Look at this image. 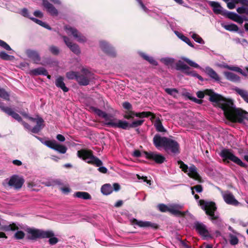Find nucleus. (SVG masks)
I'll return each instance as SVG.
<instances>
[{
  "label": "nucleus",
  "mask_w": 248,
  "mask_h": 248,
  "mask_svg": "<svg viewBox=\"0 0 248 248\" xmlns=\"http://www.w3.org/2000/svg\"><path fill=\"white\" fill-rule=\"evenodd\" d=\"M89 108L91 111L95 113L98 116L104 118L103 124L109 127L129 130L130 128H136L141 125L144 122V120H138L133 121L131 123H129L126 121L114 118L112 115L108 114L94 107L91 106Z\"/></svg>",
  "instance_id": "nucleus-1"
},
{
  "label": "nucleus",
  "mask_w": 248,
  "mask_h": 248,
  "mask_svg": "<svg viewBox=\"0 0 248 248\" xmlns=\"http://www.w3.org/2000/svg\"><path fill=\"white\" fill-rule=\"evenodd\" d=\"M218 108L224 112L226 118L233 123L244 124L245 120H248V112L240 108H236L233 101L224 97Z\"/></svg>",
  "instance_id": "nucleus-2"
},
{
  "label": "nucleus",
  "mask_w": 248,
  "mask_h": 248,
  "mask_svg": "<svg viewBox=\"0 0 248 248\" xmlns=\"http://www.w3.org/2000/svg\"><path fill=\"white\" fill-rule=\"evenodd\" d=\"M26 238L29 240H36L37 239L49 238L48 243L50 245H54L59 242V239L55 236L53 231L51 230L44 231L41 229L27 228Z\"/></svg>",
  "instance_id": "nucleus-3"
},
{
  "label": "nucleus",
  "mask_w": 248,
  "mask_h": 248,
  "mask_svg": "<svg viewBox=\"0 0 248 248\" xmlns=\"http://www.w3.org/2000/svg\"><path fill=\"white\" fill-rule=\"evenodd\" d=\"M77 156L87 163L96 167L103 165L102 161L93 155L92 150L87 149H82L77 152Z\"/></svg>",
  "instance_id": "nucleus-4"
},
{
  "label": "nucleus",
  "mask_w": 248,
  "mask_h": 248,
  "mask_svg": "<svg viewBox=\"0 0 248 248\" xmlns=\"http://www.w3.org/2000/svg\"><path fill=\"white\" fill-rule=\"evenodd\" d=\"M196 94L197 97L200 99L204 98L205 95L209 96V101L213 103V106L216 108H218L221 101H223L224 96L215 93L212 89H206L203 91H198Z\"/></svg>",
  "instance_id": "nucleus-5"
},
{
  "label": "nucleus",
  "mask_w": 248,
  "mask_h": 248,
  "mask_svg": "<svg viewBox=\"0 0 248 248\" xmlns=\"http://www.w3.org/2000/svg\"><path fill=\"white\" fill-rule=\"evenodd\" d=\"M219 155L222 158L224 163H229V161H231L241 167L247 168L248 167V165L243 162L240 158L234 155L230 149H223Z\"/></svg>",
  "instance_id": "nucleus-6"
},
{
  "label": "nucleus",
  "mask_w": 248,
  "mask_h": 248,
  "mask_svg": "<svg viewBox=\"0 0 248 248\" xmlns=\"http://www.w3.org/2000/svg\"><path fill=\"white\" fill-rule=\"evenodd\" d=\"M199 202L202 209L205 211V214L210 217L211 220H217L218 218V216L215 214L217 207L214 202H206L203 200H200Z\"/></svg>",
  "instance_id": "nucleus-7"
},
{
  "label": "nucleus",
  "mask_w": 248,
  "mask_h": 248,
  "mask_svg": "<svg viewBox=\"0 0 248 248\" xmlns=\"http://www.w3.org/2000/svg\"><path fill=\"white\" fill-rule=\"evenodd\" d=\"M193 228L204 239L212 238V235L207 229L206 226L203 223L197 221H195L194 223Z\"/></svg>",
  "instance_id": "nucleus-8"
},
{
  "label": "nucleus",
  "mask_w": 248,
  "mask_h": 248,
  "mask_svg": "<svg viewBox=\"0 0 248 248\" xmlns=\"http://www.w3.org/2000/svg\"><path fill=\"white\" fill-rule=\"evenodd\" d=\"M143 154L147 159L154 161L156 164H161L166 161L164 156L157 152L144 151Z\"/></svg>",
  "instance_id": "nucleus-9"
},
{
  "label": "nucleus",
  "mask_w": 248,
  "mask_h": 248,
  "mask_svg": "<svg viewBox=\"0 0 248 248\" xmlns=\"http://www.w3.org/2000/svg\"><path fill=\"white\" fill-rule=\"evenodd\" d=\"M24 182V179L22 177L17 175H13L10 178L8 185L15 189H19L22 187Z\"/></svg>",
  "instance_id": "nucleus-10"
},
{
  "label": "nucleus",
  "mask_w": 248,
  "mask_h": 248,
  "mask_svg": "<svg viewBox=\"0 0 248 248\" xmlns=\"http://www.w3.org/2000/svg\"><path fill=\"white\" fill-rule=\"evenodd\" d=\"M64 30L68 34H71L75 38L77 39L78 42L84 43L87 41L86 38L80 33L77 29L66 25L64 26Z\"/></svg>",
  "instance_id": "nucleus-11"
},
{
  "label": "nucleus",
  "mask_w": 248,
  "mask_h": 248,
  "mask_svg": "<svg viewBox=\"0 0 248 248\" xmlns=\"http://www.w3.org/2000/svg\"><path fill=\"white\" fill-rule=\"evenodd\" d=\"M164 149L167 152L170 151L174 154L180 153V146L177 141L169 138Z\"/></svg>",
  "instance_id": "nucleus-12"
},
{
  "label": "nucleus",
  "mask_w": 248,
  "mask_h": 248,
  "mask_svg": "<svg viewBox=\"0 0 248 248\" xmlns=\"http://www.w3.org/2000/svg\"><path fill=\"white\" fill-rule=\"evenodd\" d=\"M83 74H80L78 73L76 81L80 85L87 86L90 83L91 73L87 70L82 69Z\"/></svg>",
  "instance_id": "nucleus-13"
},
{
  "label": "nucleus",
  "mask_w": 248,
  "mask_h": 248,
  "mask_svg": "<svg viewBox=\"0 0 248 248\" xmlns=\"http://www.w3.org/2000/svg\"><path fill=\"white\" fill-rule=\"evenodd\" d=\"M130 221L131 225H136L140 228L150 227L155 230H157L159 228V226L156 223H152L150 221L138 220L134 218L131 219Z\"/></svg>",
  "instance_id": "nucleus-14"
},
{
  "label": "nucleus",
  "mask_w": 248,
  "mask_h": 248,
  "mask_svg": "<svg viewBox=\"0 0 248 248\" xmlns=\"http://www.w3.org/2000/svg\"><path fill=\"white\" fill-rule=\"evenodd\" d=\"M62 38H63V41L67 46L69 48L71 51L76 55H79L80 54V49L78 45L73 43L70 38L66 36H62Z\"/></svg>",
  "instance_id": "nucleus-15"
},
{
  "label": "nucleus",
  "mask_w": 248,
  "mask_h": 248,
  "mask_svg": "<svg viewBox=\"0 0 248 248\" xmlns=\"http://www.w3.org/2000/svg\"><path fill=\"white\" fill-rule=\"evenodd\" d=\"M0 109L8 115L11 116L14 119L17 120L18 122H22V119L18 113L13 111L11 108L4 106L3 103L1 102H0Z\"/></svg>",
  "instance_id": "nucleus-16"
},
{
  "label": "nucleus",
  "mask_w": 248,
  "mask_h": 248,
  "mask_svg": "<svg viewBox=\"0 0 248 248\" xmlns=\"http://www.w3.org/2000/svg\"><path fill=\"white\" fill-rule=\"evenodd\" d=\"M169 138L162 137L159 134H155L153 138V142L155 146L159 149L160 147L164 148Z\"/></svg>",
  "instance_id": "nucleus-17"
},
{
  "label": "nucleus",
  "mask_w": 248,
  "mask_h": 248,
  "mask_svg": "<svg viewBox=\"0 0 248 248\" xmlns=\"http://www.w3.org/2000/svg\"><path fill=\"white\" fill-rule=\"evenodd\" d=\"M100 47L102 51L108 55L112 57H116V54L114 48L107 42L101 41L100 42Z\"/></svg>",
  "instance_id": "nucleus-18"
},
{
  "label": "nucleus",
  "mask_w": 248,
  "mask_h": 248,
  "mask_svg": "<svg viewBox=\"0 0 248 248\" xmlns=\"http://www.w3.org/2000/svg\"><path fill=\"white\" fill-rule=\"evenodd\" d=\"M175 69L178 71H182L187 75H191L195 71H191L190 68L181 60L178 61L175 64Z\"/></svg>",
  "instance_id": "nucleus-19"
},
{
  "label": "nucleus",
  "mask_w": 248,
  "mask_h": 248,
  "mask_svg": "<svg viewBox=\"0 0 248 248\" xmlns=\"http://www.w3.org/2000/svg\"><path fill=\"white\" fill-rule=\"evenodd\" d=\"M223 198L226 203L232 205H237L239 202L235 199L233 195L230 192H227L222 194Z\"/></svg>",
  "instance_id": "nucleus-20"
},
{
  "label": "nucleus",
  "mask_w": 248,
  "mask_h": 248,
  "mask_svg": "<svg viewBox=\"0 0 248 248\" xmlns=\"http://www.w3.org/2000/svg\"><path fill=\"white\" fill-rule=\"evenodd\" d=\"M187 175L189 177L198 181L199 183L203 182L202 177L197 172V168L194 165L190 167L189 169V172L187 173Z\"/></svg>",
  "instance_id": "nucleus-21"
},
{
  "label": "nucleus",
  "mask_w": 248,
  "mask_h": 248,
  "mask_svg": "<svg viewBox=\"0 0 248 248\" xmlns=\"http://www.w3.org/2000/svg\"><path fill=\"white\" fill-rule=\"evenodd\" d=\"M43 6L46 9L51 16H57L58 15V11L57 9L47 0H42Z\"/></svg>",
  "instance_id": "nucleus-22"
},
{
  "label": "nucleus",
  "mask_w": 248,
  "mask_h": 248,
  "mask_svg": "<svg viewBox=\"0 0 248 248\" xmlns=\"http://www.w3.org/2000/svg\"><path fill=\"white\" fill-rule=\"evenodd\" d=\"M26 53L27 56L31 59L34 63H38L40 62L41 58L36 51L29 49L26 51Z\"/></svg>",
  "instance_id": "nucleus-23"
},
{
  "label": "nucleus",
  "mask_w": 248,
  "mask_h": 248,
  "mask_svg": "<svg viewBox=\"0 0 248 248\" xmlns=\"http://www.w3.org/2000/svg\"><path fill=\"white\" fill-rule=\"evenodd\" d=\"M209 4L213 8V11L215 14L223 15L224 11L222 10L223 8L218 2L213 1H210Z\"/></svg>",
  "instance_id": "nucleus-24"
},
{
  "label": "nucleus",
  "mask_w": 248,
  "mask_h": 248,
  "mask_svg": "<svg viewBox=\"0 0 248 248\" xmlns=\"http://www.w3.org/2000/svg\"><path fill=\"white\" fill-rule=\"evenodd\" d=\"M64 78L62 76H59L55 81L56 86L60 89H61L63 92H67L69 91V88H67L63 82Z\"/></svg>",
  "instance_id": "nucleus-25"
},
{
  "label": "nucleus",
  "mask_w": 248,
  "mask_h": 248,
  "mask_svg": "<svg viewBox=\"0 0 248 248\" xmlns=\"http://www.w3.org/2000/svg\"><path fill=\"white\" fill-rule=\"evenodd\" d=\"M224 75L228 80L232 82H238L240 80V77L233 73L231 72H225Z\"/></svg>",
  "instance_id": "nucleus-26"
},
{
  "label": "nucleus",
  "mask_w": 248,
  "mask_h": 248,
  "mask_svg": "<svg viewBox=\"0 0 248 248\" xmlns=\"http://www.w3.org/2000/svg\"><path fill=\"white\" fill-rule=\"evenodd\" d=\"M206 73L212 78L216 81L219 80V77L217 73L212 68L207 67L205 68Z\"/></svg>",
  "instance_id": "nucleus-27"
},
{
  "label": "nucleus",
  "mask_w": 248,
  "mask_h": 248,
  "mask_svg": "<svg viewBox=\"0 0 248 248\" xmlns=\"http://www.w3.org/2000/svg\"><path fill=\"white\" fill-rule=\"evenodd\" d=\"M234 91L246 103H248V92L247 91L238 88L234 89Z\"/></svg>",
  "instance_id": "nucleus-28"
},
{
  "label": "nucleus",
  "mask_w": 248,
  "mask_h": 248,
  "mask_svg": "<svg viewBox=\"0 0 248 248\" xmlns=\"http://www.w3.org/2000/svg\"><path fill=\"white\" fill-rule=\"evenodd\" d=\"M101 191L104 195H108L112 192L113 188L110 184H106L102 186Z\"/></svg>",
  "instance_id": "nucleus-29"
},
{
  "label": "nucleus",
  "mask_w": 248,
  "mask_h": 248,
  "mask_svg": "<svg viewBox=\"0 0 248 248\" xmlns=\"http://www.w3.org/2000/svg\"><path fill=\"white\" fill-rule=\"evenodd\" d=\"M169 212L171 214L180 217H185L186 215V213L185 212L179 211L177 209L176 206H172L170 207V210H169Z\"/></svg>",
  "instance_id": "nucleus-30"
},
{
  "label": "nucleus",
  "mask_w": 248,
  "mask_h": 248,
  "mask_svg": "<svg viewBox=\"0 0 248 248\" xmlns=\"http://www.w3.org/2000/svg\"><path fill=\"white\" fill-rule=\"evenodd\" d=\"M31 73L33 76L47 75V70L44 67H39L31 71Z\"/></svg>",
  "instance_id": "nucleus-31"
},
{
  "label": "nucleus",
  "mask_w": 248,
  "mask_h": 248,
  "mask_svg": "<svg viewBox=\"0 0 248 248\" xmlns=\"http://www.w3.org/2000/svg\"><path fill=\"white\" fill-rule=\"evenodd\" d=\"M74 196L83 200H91V195L87 192L78 191L74 194Z\"/></svg>",
  "instance_id": "nucleus-32"
},
{
  "label": "nucleus",
  "mask_w": 248,
  "mask_h": 248,
  "mask_svg": "<svg viewBox=\"0 0 248 248\" xmlns=\"http://www.w3.org/2000/svg\"><path fill=\"white\" fill-rule=\"evenodd\" d=\"M175 33L179 38L181 39L183 41L185 42L188 46H190L192 47H194V45L192 44V43L191 42L190 39L188 37L185 36L182 33L179 32L178 31H175Z\"/></svg>",
  "instance_id": "nucleus-33"
},
{
  "label": "nucleus",
  "mask_w": 248,
  "mask_h": 248,
  "mask_svg": "<svg viewBox=\"0 0 248 248\" xmlns=\"http://www.w3.org/2000/svg\"><path fill=\"white\" fill-rule=\"evenodd\" d=\"M221 26L225 30L230 31H237L239 30L238 27L235 24L231 23L230 24H222Z\"/></svg>",
  "instance_id": "nucleus-34"
},
{
  "label": "nucleus",
  "mask_w": 248,
  "mask_h": 248,
  "mask_svg": "<svg viewBox=\"0 0 248 248\" xmlns=\"http://www.w3.org/2000/svg\"><path fill=\"white\" fill-rule=\"evenodd\" d=\"M154 126L155 127L156 131L158 132H164L166 131V130L163 126L162 122L159 118L156 119L154 124Z\"/></svg>",
  "instance_id": "nucleus-35"
},
{
  "label": "nucleus",
  "mask_w": 248,
  "mask_h": 248,
  "mask_svg": "<svg viewBox=\"0 0 248 248\" xmlns=\"http://www.w3.org/2000/svg\"><path fill=\"white\" fill-rule=\"evenodd\" d=\"M30 19L35 23L41 26L42 27H44L46 29H47L49 30L51 29V28L48 24H46V23L43 22L42 21L39 19H38L34 17H30Z\"/></svg>",
  "instance_id": "nucleus-36"
},
{
  "label": "nucleus",
  "mask_w": 248,
  "mask_h": 248,
  "mask_svg": "<svg viewBox=\"0 0 248 248\" xmlns=\"http://www.w3.org/2000/svg\"><path fill=\"white\" fill-rule=\"evenodd\" d=\"M222 16H225L226 17L233 21H234L238 15L233 12H229L227 11L226 10H224V13L223 14Z\"/></svg>",
  "instance_id": "nucleus-37"
},
{
  "label": "nucleus",
  "mask_w": 248,
  "mask_h": 248,
  "mask_svg": "<svg viewBox=\"0 0 248 248\" xmlns=\"http://www.w3.org/2000/svg\"><path fill=\"white\" fill-rule=\"evenodd\" d=\"M0 58L5 61H12L15 59V57L7 54L4 51H1L0 52Z\"/></svg>",
  "instance_id": "nucleus-38"
},
{
  "label": "nucleus",
  "mask_w": 248,
  "mask_h": 248,
  "mask_svg": "<svg viewBox=\"0 0 248 248\" xmlns=\"http://www.w3.org/2000/svg\"><path fill=\"white\" fill-rule=\"evenodd\" d=\"M67 150V147L63 145H61L57 143L54 150L57 151L60 153L64 154Z\"/></svg>",
  "instance_id": "nucleus-39"
},
{
  "label": "nucleus",
  "mask_w": 248,
  "mask_h": 248,
  "mask_svg": "<svg viewBox=\"0 0 248 248\" xmlns=\"http://www.w3.org/2000/svg\"><path fill=\"white\" fill-rule=\"evenodd\" d=\"M152 114V112L150 111H142L141 112H136L135 116L140 118L148 117Z\"/></svg>",
  "instance_id": "nucleus-40"
},
{
  "label": "nucleus",
  "mask_w": 248,
  "mask_h": 248,
  "mask_svg": "<svg viewBox=\"0 0 248 248\" xmlns=\"http://www.w3.org/2000/svg\"><path fill=\"white\" fill-rule=\"evenodd\" d=\"M165 91L168 94L173 96L174 97H176L178 93V91L175 88H166Z\"/></svg>",
  "instance_id": "nucleus-41"
},
{
  "label": "nucleus",
  "mask_w": 248,
  "mask_h": 248,
  "mask_svg": "<svg viewBox=\"0 0 248 248\" xmlns=\"http://www.w3.org/2000/svg\"><path fill=\"white\" fill-rule=\"evenodd\" d=\"M140 55L143 59L146 60L150 63L153 64L154 65L157 64L156 62L152 57H150L144 53H141Z\"/></svg>",
  "instance_id": "nucleus-42"
},
{
  "label": "nucleus",
  "mask_w": 248,
  "mask_h": 248,
  "mask_svg": "<svg viewBox=\"0 0 248 248\" xmlns=\"http://www.w3.org/2000/svg\"><path fill=\"white\" fill-rule=\"evenodd\" d=\"M0 97L7 100H10L9 94L3 88H0Z\"/></svg>",
  "instance_id": "nucleus-43"
},
{
  "label": "nucleus",
  "mask_w": 248,
  "mask_h": 248,
  "mask_svg": "<svg viewBox=\"0 0 248 248\" xmlns=\"http://www.w3.org/2000/svg\"><path fill=\"white\" fill-rule=\"evenodd\" d=\"M78 73L74 71H70L66 73V76L69 79H76L77 80Z\"/></svg>",
  "instance_id": "nucleus-44"
},
{
  "label": "nucleus",
  "mask_w": 248,
  "mask_h": 248,
  "mask_svg": "<svg viewBox=\"0 0 248 248\" xmlns=\"http://www.w3.org/2000/svg\"><path fill=\"white\" fill-rule=\"evenodd\" d=\"M135 114H136V112L132 110L127 111L124 115V118L127 120L133 119H134V116H135Z\"/></svg>",
  "instance_id": "nucleus-45"
},
{
  "label": "nucleus",
  "mask_w": 248,
  "mask_h": 248,
  "mask_svg": "<svg viewBox=\"0 0 248 248\" xmlns=\"http://www.w3.org/2000/svg\"><path fill=\"white\" fill-rule=\"evenodd\" d=\"M56 144H57V142L54 140H46L44 142L45 145H46L48 147H49L51 149H52L53 150H54L55 147L56 145Z\"/></svg>",
  "instance_id": "nucleus-46"
},
{
  "label": "nucleus",
  "mask_w": 248,
  "mask_h": 248,
  "mask_svg": "<svg viewBox=\"0 0 248 248\" xmlns=\"http://www.w3.org/2000/svg\"><path fill=\"white\" fill-rule=\"evenodd\" d=\"M182 59L190 66L197 68L200 67V66L197 63L187 58H182Z\"/></svg>",
  "instance_id": "nucleus-47"
},
{
  "label": "nucleus",
  "mask_w": 248,
  "mask_h": 248,
  "mask_svg": "<svg viewBox=\"0 0 248 248\" xmlns=\"http://www.w3.org/2000/svg\"><path fill=\"white\" fill-rule=\"evenodd\" d=\"M25 235V233L22 231H17L14 234V237L17 240L22 239Z\"/></svg>",
  "instance_id": "nucleus-48"
},
{
  "label": "nucleus",
  "mask_w": 248,
  "mask_h": 248,
  "mask_svg": "<svg viewBox=\"0 0 248 248\" xmlns=\"http://www.w3.org/2000/svg\"><path fill=\"white\" fill-rule=\"evenodd\" d=\"M229 237L230 238V243L232 245H235L238 243L239 240H238V238L236 236H235L232 234H230Z\"/></svg>",
  "instance_id": "nucleus-49"
},
{
  "label": "nucleus",
  "mask_w": 248,
  "mask_h": 248,
  "mask_svg": "<svg viewBox=\"0 0 248 248\" xmlns=\"http://www.w3.org/2000/svg\"><path fill=\"white\" fill-rule=\"evenodd\" d=\"M178 164L180 165V169H182V170L185 173H186L188 171V166L185 164L182 160H179L177 162Z\"/></svg>",
  "instance_id": "nucleus-50"
},
{
  "label": "nucleus",
  "mask_w": 248,
  "mask_h": 248,
  "mask_svg": "<svg viewBox=\"0 0 248 248\" xmlns=\"http://www.w3.org/2000/svg\"><path fill=\"white\" fill-rule=\"evenodd\" d=\"M192 38L198 43L202 44L204 42L202 39L196 33H193L192 35Z\"/></svg>",
  "instance_id": "nucleus-51"
},
{
  "label": "nucleus",
  "mask_w": 248,
  "mask_h": 248,
  "mask_svg": "<svg viewBox=\"0 0 248 248\" xmlns=\"http://www.w3.org/2000/svg\"><path fill=\"white\" fill-rule=\"evenodd\" d=\"M159 210L162 212H169L170 208L168 207L166 205L164 204H159L158 205Z\"/></svg>",
  "instance_id": "nucleus-52"
},
{
  "label": "nucleus",
  "mask_w": 248,
  "mask_h": 248,
  "mask_svg": "<svg viewBox=\"0 0 248 248\" xmlns=\"http://www.w3.org/2000/svg\"><path fill=\"white\" fill-rule=\"evenodd\" d=\"M0 46L6 50H12V48L10 46L5 42L0 39Z\"/></svg>",
  "instance_id": "nucleus-53"
},
{
  "label": "nucleus",
  "mask_w": 248,
  "mask_h": 248,
  "mask_svg": "<svg viewBox=\"0 0 248 248\" xmlns=\"http://www.w3.org/2000/svg\"><path fill=\"white\" fill-rule=\"evenodd\" d=\"M236 11L239 14H246L248 16V8L240 7L237 8Z\"/></svg>",
  "instance_id": "nucleus-54"
},
{
  "label": "nucleus",
  "mask_w": 248,
  "mask_h": 248,
  "mask_svg": "<svg viewBox=\"0 0 248 248\" xmlns=\"http://www.w3.org/2000/svg\"><path fill=\"white\" fill-rule=\"evenodd\" d=\"M123 108L127 110V111L132 110V106L128 102H124L122 104Z\"/></svg>",
  "instance_id": "nucleus-55"
},
{
  "label": "nucleus",
  "mask_w": 248,
  "mask_h": 248,
  "mask_svg": "<svg viewBox=\"0 0 248 248\" xmlns=\"http://www.w3.org/2000/svg\"><path fill=\"white\" fill-rule=\"evenodd\" d=\"M49 50L55 55H57L59 53V49L58 48L54 46H52L49 47Z\"/></svg>",
  "instance_id": "nucleus-56"
},
{
  "label": "nucleus",
  "mask_w": 248,
  "mask_h": 248,
  "mask_svg": "<svg viewBox=\"0 0 248 248\" xmlns=\"http://www.w3.org/2000/svg\"><path fill=\"white\" fill-rule=\"evenodd\" d=\"M191 190H195L196 192L201 193L203 191L202 186L201 185H196L191 187Z\"/></svg>",
  "instance_id": "nucleus-57"
},
{
  "label": "nucleus",
  "mask_w": 248,
  "mask_h": 248,
  "mask_svg": "<svg viewBox=\"0 0 248 248\" xmlns=\"http://www.w3.org/2000/svg\"><path fill=\"white\" fill-rule=\"evenodd\" d=\"M43 127V126H40L36 125L31 129V131L33 133H38Z\"/></svg>",
  "instance_id": "nucleus-58"
},
{
  "label": "nucleus",
  "mask_w": 248,
  "mask_h": 248,
  "mask_svg": "<svg viewBox=\"0 0 248 248\" xmlns=\"http://www.w3.org/2000/svg\"><path fill=\"white\" fill-rule=\"evenodd\" d=\"M137 177L139 179H142L144 182H146L147 184L149 185H151V181L147 179V177L146 176H141L140 177V175L137 174Z\"/></svg>",
  "instance_id": "nucleus-59"
},
{
  "label": "nucleus",
  "mask_w": 248,
  "mask_h": 248,
  "mask_svg": "<svg viewBox=\"0 0 248 248\" xmlns=\"http://www.w3.org/2000/svg\"><path fill=\"white\" fill-rule=\"evenodd\" d=\"M21 14L23 16L26 17H28L30 19L31 17H30V16H29V11L27 9L23 8L21 10Z\"/></svg>",
  "instance_id": "nucleus-60"
},
{
  "label": "nucleus",
  "mask_w": 248,
  "mask_h": 248,
  "mask_svg": "<svg viewBox=\"0 0 248 248\" xmlns=\"http://www.w3.org/2000/svg\"><path fill=\"white\" fill-rule=\"evenodd\" d=\"M228 68L229 69V70H232V71H235V72H237L238 73L239 72H241L242 71V69L238 67H236V66H228Z\"/></svg>",
  "instance_id": "nucleus-61"
},
{
  "label": "nucleus",
  "mask_w": 248,
  "mask_h": 248,
  "mask_svg": "<svg viewBox=\"0 0 248 248\" xmlns=\"http://www.w3.org/2000/svg\"><path fill=\"white\" fill-rule=\"evenodd\" d=\"M18 226L14 223L10 224V231H15L18 230Z\"/></svg>",
  "instance_id": "nucleus-62"
},
{
  "label": "nucleus",
  "mask_w": 248,
  "mask_h": 248,
  "mask_svg": "<svg viewBox=\"0 0 248 248\" xmlns=\"http://www.w3.org/2000/svg\"><path fill=\"white\" fill-rule=\"evenodd\" d=\"M35 121L36 122V125L43 126V124L44 121L42 118H38V119H36Z\"/></svg>",
  "instance_id": "nucleus-63"
},
{
  "label": "nucleus",
  "mask_w": 248,
  "mask_h": 248,
  "mask_svg": "<svg viewBox=\"0 0 248 248\" xmlns=\"http://www.w3.org/2000/svg\"><path fill=\"white\" fill-rule=\"evenodd\" d=\"M33 15L36 17H38L39 18H42L43 17V14L39 10L35 11L34 12Z\"/></svg>",
  "instance_id": "nucleus-64"
}]
</instances>
